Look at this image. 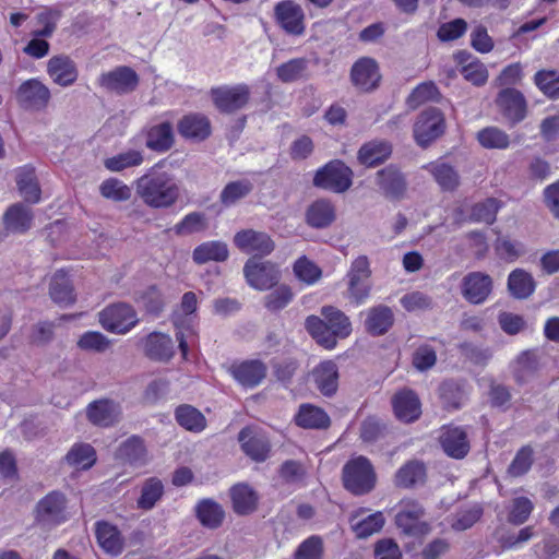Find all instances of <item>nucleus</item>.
<instances>
[{
    "label": "nucleus",
    "mask_w": 559,
    "mask_h": 559,
    "mask_svg": "<svg viewBox=\"0 0 559 559\" xmlns=\"http://www.w3.org/2000/svg\"><path fill=\"white\" fill-rule=\"evenodd\" d=\"M136 195L152 209H168L178 201L180 187L175 177L167 171L152 167L134 181Z\"/></svg>",
    "instance_id": "obj_1"
},
{
    "label": "nucleus",
    "mask_w": 559,
    "mask_h": 559,
    "mask_svg": "<svg viewBox=\"0 0 559 559\" xmlns=\"http://www.w3.org/2000/svg\"><path fill=\"white\" fill-rule=\"evenodd\" d=\"M342 480L347 491L355 496H364L374 489L377 474L370 460L359 455L343 466Z\"/></svg>",
    "instance_id": "obj_2"
},
{
    "label": "nucleus",
    "mask_w": 559,
    "mask_h": 559,
    "mask_svg": "<svg viewBox=\"0 0 559 559\" xmlns=\"http://www.w3.org/2000/svg\"><path fill=\"white\" fill-rule=\"evenodd\" d=\"M425 514L426 510L418 500L404 498L397 504L394 522L404 535L421 537L431 531L430 524L423 521Z\"/></svg>",
    "instance_id": "obj_3"
},
{
    "label": "nucleus",
    "mask_w": 559,
    "mask_h": 559,
    "mask_svg": "<svg viewBox=\"0 0 559 559\" xmlns=\"http://www.w3.org/2000/svg\"><path fill=\"white\" fill-rule=\"evenodd\" d=\"M34 512L35 523L50 531L68 520L67 498L60 491H51L37 502Z\"/></svg>",
    "instance_id": "obj_4"
},
{
    "label": "nucleus",
    "mask_w": 559,
    "mask_h": 559,
    "mask_svg": "<svg viewBox=\"0 0 559 559\" xmlns=\"http://www.w3.org/2000/svg\"><path fill=\"white\" fill-rule=\"evenodd\" d=\"M353 176V170L345 163L334 159L316 173L313 185L335 193H343L352 187Z\"/></svg>",
    "instance_id": "obj_5"
},
{
    "label": "nucleus",
    "mask_w": 559,
    "mask_h": 559,
    "mask_svg": "<svg viewBox=\"0 0 559 559\" xmlns=\"http://www.w3.org/2000/svg\"><path fill=\"white\" fill-rule=\"evenodd\" d=\"M371 269L367 255L356 258L346 274L348 298L359 305L362 304L371 290Z\"/></svg>",
    "instance_id": "obj_6"
},
{
    "label": "nucleus",
    "mask_w": 559,
    "mask_h": 559,
    "mask_svg": "<svg viewBox=\"0 0 559 559\" xmlns=\"http://www.w3.org/2000/svg\"><path fill=\"white\" fill-rule=\"evenodd\" d=\"M99 323L108 332L126 334L139 322L133 307L126 302L107 306L99 313Z\"/></svg>",
    "instance_id": "obj_7"
},
{
    "label": "nucleus",
    "mask_w": 559,
    "mask_h": 559,
    "mask_svg": "<svg viewBox=\"0 0 559 559\" xmlns=\"http://www.w3.org/2000/svg\"><path fill=\"white\" fill-rule=\"evenodd\" d=\"M250 95V87L243 83L212 87L210 91L214 106L223 114H234L242 109L248 104Z\"/></svg>",
    "instance_id": "obj_8"
},
{
    "label": "nucleus",
    "mask_w": 559,
    "mask_h": 559,
    "mask_svg": "<svg viewBox=\"0 0 559 559\" xmlns=\"http://www.w3.org/2000/svg\"><path fill=\"white\" fill-rule=\"evenodd\" d=\"M445 130V120L442 111L429 107L421 111L414 124V139L421 147H427L441 136Z\"/></svg>",
    "instance_id": "obj_9"
},
{
    "label": "nucleus",
    "mask_w": 559,
    "mask_h": 559,
    "mask_svg": "<svg viewBox=\"0 0 559 559\" xmlns=\"http://www.w3.org/2000/svg\"><path fill=\"white\" fill-rule=\"evenodd\" d=\"M243 275L248 285L258 290H269L281 280V271L275 263L255 258H250L245 263Z\"/></svg>",
    "instance_id": "obj_10"
},
{
    "label": "nucleus",
    "mask_w": 559,
    "mask_h": 559,
    "mask_svg": "<svg viewBox=\"0 0 559 559\" xmlns=\"http://www.w3.org/2000/svg\"><path fill=\"white\" fill-rule=\"evenodd\" d=\"M16 102L25 110L41 111L47 108L51 93L38 79L24 81L16 90Z\"/></svg>",
    "instance_id": "obj_11"
},
{
    "label": "nucleus",
    "mask_w": 559,
    "mask_h": 559,
    "mask_svg": "<svg viewBox=\"0 0 559 559\" xmlns=\"http://www.w3.org/2000/svg\"><path fill=\"white\" fill-rule=\"evenodd\" d=\"M274 19L278 26L289 35L300 36L306 31L305 11L293 0H282L276 3Z\"/></svg>",
    "instance_id": "obj_12"
},
{
    "label": "nucleus",
    "mask_w": 559,
    "mask_h": 559,
    "mask_svg": "<svg viewBox=\"0 0 559 559\" xmlns=\"http://www.w3.org/2000/svg\"><path fill=\"white\" fill-rule=\"evenodd\" d=\"M438 441L442 451L454 460L464 459L471 451V441L464 427L454 425L441 427Z\"/></svg>",
    "instance_id": "obj_13"
},
{
    "label": "nucleus",
    "mask_w": 559,
    "mask_h": 559,
    "mask_svg": "<svg viewBox=\"0 0 559 559\" xmlns=\"http://www.w3.org/2000/svg\"><path fill=\"white\" fill-rule=\"evenodd\" d=\"M234 245L243 253L253 254L252 258L265 257L275 249L270 235L254 229H242L235 234Z\"/></svg>",
    "instance_id": "obj_14"
},
{
    "label": "nucleus",
    "mask_w": 559,
    "mask_h": 559,
    "mask_svg": "<svg viewBox=\"0 0 559 559\" xmlns=\"http://www.w3.org/2000/svg\"><path fill=\"white\" fill-rule=\"evenodd\" d=\"M495 103L502 116L512 124L523 121L527 115L525 96L514 87L502 88Z\"/></svg>",
    "instance_id": "obj_15"
},
{
    "label": "nucleus",
    "mask_w": 559,
    "mask_h": 559,
    "mask_svg": "<svg viewBox=\"0 0 559 559\" xmlns=\"http://www.w3.org/2000/svg\"><path fill=\"white\" fill-rule=\"evenodd\" d=\"M140 82L138 73L128 66H119L98 78L100 87L119 95L133 92Z\"/></svg>",
    "instance_id": "obj_16"
},
{
    "label": "nucleus",
    "mask_w": 559,
    "mask_h": 559,
    "mask_svg": "<svg viewBox=\"0 0 559 559\" xmlns=\"http://www.w3.org/2000/svg\"><path fill=\"white\" fill-rule=\"evenodd\" d=\"M85 415L92 425L109 428L120 421L122 408L119 402L111 399H99L88 403Z\"/></svg>",
    "instance_id": "obj_17"
},
{
    "label": "nucleus",
    "mask_w": 559,
    "mask_h": 559,
    "mask_svg": "<svg viewBox=\"0 0 559 559\" xmlns=\"http://www.w3.org/2000/svg\"><path fill=\"white\" fill-rule=\"evenodd\" d=\"M242 452L257 463L265 462L271 454V442L265 433L245 427L238 433Z\"/></svg>",
    "instance_id": "obj_18"
},
{
    "label": "nucleus",
    "mask_w": 559,
    "mask_h": 559,
    "mask_svg": "<svg viewBox=\"0 0 559 559\" xmlns=\"http://www.w3.org/2000/svg\"><path fill=\"white\" fill-rule=\"evenodd\" d=\"M492 290L491 277L483 272L467 273L461 283V294L465 300L473 305L486 301Z\"/></svg>",
    "instance_id": "obj_19"
},
{
    "label": "nucleus",
    "mask_w": 559,
    "mask_h": 559,
    "mask_svg": "<svg viewBox=\"0 0 559 559\" xmlns=\"http://www.w3.org/2000/svg\"><path fill=\"white\" fill-rule=\"evenodd\" d=\"M376 183L382 194L390 200H401L407 189L404 175L394 165H389L377 171Z\"/></svg>",
    "instance_id": "obj_20"
},
{
    "label": "nucleus",
    "mask_w": 559,
    "mask_h": 559,
    "mask_svg": "<svg viewBox=\"0 0 559 559\" xmlns=\"http://www.w3.org/2000/svg\"><path fill=\"white\" fill-rule=\"evenodd\" d=\"M380 79L381 74L378 63L372 58H360L352 67V83L362 92H370L377 88Z\"/></svg>",
    "instance_id": "obj_21"
},
{
    "label": "nucleus",
    "mask_w": 559,
    "mask_h": 559,
    "mask_svg": "<svg viewBox=\"0 0 559 559\" xmlns=\"http://www.w3.org/2000/svg\"><path fill=\"white\" fill-rule=\"evenodd\" d=\"M233 378L243 388H255L266 377L267 367L259 359L234 362L229 367Z\"/></svg>",
    "instance_id": "obj_22"
},
{
    "label": "nucleus",
    "mask_w": 559,
    "mask_h": 559,
    "mask_svg": "<svg viewBox=\"0 0 559 559\" xmlns=\"http://www.w3.org/2000/svg\"><path fill=\"white\" fill-rule=\"evenodd\" d=\"M115 456L121 463L132 467H142L150 461L144 439L138 435L122 441L117 448Z\"/></svg>",
    "instance_id": "obj_23"
},
{
    "label": "nucleus",
    "mask_w": 559,
    "mask_h": 559,
    "mask_svg": "<svg viewBox=\"0 0 559 559\" xmlns=\"http://www.w3.org/2000/svg\"><path fill=\"white\" fill-rule=\"evenodd\" d=\"M47 73L53 83L62 87L72 85L79 76L75 62L66 55L50 58L47 63Z\"/></svg>",
    "instance_id": "obj_24"
},
{
    "label": "nucleus",
    "mask_w": 559,
    "mask_h": 559,
    "mask_svg": "<svg viewBox=\"0 0 559 559\" xmlns=\"http://www.w3.org/2000/svg\"><path fill=\"white\" fill-rule=\"evenodd\" d=\"M316 388L328 397L333 396L338 388V367L333 360H323L311 371Z\"/></svg>",
    "instance_id": "obj_25"
},
{
    "label": "nucleus",
    "mask_w": 559,
    "mask_h": 559,
    "mask_svg": "<svg viewBox=\"0 0 559 559\" xmlns=\"http://www.w3.org/2000/svg\"><path fill=\"white\" fill-rule=\"evenodd\" d=\"M95 535L99 547L108 555L119 556L124 549V538L118 527L107 521L95 523Z\"/></svg>",
    "instance_id": "obj_26"
},
{
    "label": "nucleus",
    "mask_w": 559,
    "mask_h": 559,
    "mask_svg": "<svg viewBox=\"0 0 559 559\" xmlns=\"http://www.w3.org/2000/svg\"><path fill=\"white\" fill-rule=\"evenodd\" d=\"M393 324L394 313L389 306H373L366 312L365 330L371 336L384 335L390 331Z\"/></svg>",
    "instance_id": "obj_27"
},
{
    "label": "nucleus",
    "mask_w": 559,
    "mask_h": 559,
    "mask_svg": "<svg viewBox=\"0 0 559 559\" xmlns=\"http://www.w3.org/2000/svg\"><path fill=\"white\" fill-rule=\"evenodd\" d=\"M178 133L193 141H204L211 135L210 119L203 114H189L183 116L177 124Z\"/></svg>",
    "instance_id": "obj_28"
},
{
    "label": "nucleus",
    "mask_w": 559,
    "mask_h": 559,
    "mask_svg": "<svg viewBox=\"0 0 559 559\" xmlns=\"http://www.w3.org/2000/svg\"><path fill=\"white\" fill-rule=\"evenodd\" d=\"M392 154V144L386 140L374 139L364 143L357 152L358 162L366 167L383 164Z\"/></svg>",
    "instance_id": "obj_29"
},
{
    "label": "nucleus",
    "mask_w": 559,
    "mask_h": 559,
    "mask_svg": "<svg viewBox=\"0 0 559 559\" xmlns=\"http://www.w3.org/2000/svg\"><path fill=\"white\" fill-rule=\"evenodd\" d=\"M33 212L23 203L12 204L3 214V226L8 233L24 234L33 224Z\"/></svg>",
    "instance_id": "obj_30"
},
{
    "label": "nucleus",
    "mask_w": 559,
    "mask_h": 559,
    "mask_svg": "<svg viewBox=\"0 0 559 559\" xmlns=\"http://www.w3.org/2000/svg\"><path fill=\"white\" fill-rule=\"evenodd\" d=\"M392 404L395 416L404 423L415 421L421 414L419 399L411 390H403L396 393Z\"/></svg>",
    "instance_id": "obj_31"
},
{
    "label": "nucleus",
    "mask_w": 559,
    "mask_h": 559,
    "mask_svg": "<svg viewBox=\"0 0 559 559\" xmlns=\"http://www.w3.org/2000/svg\"><path fill=\"white\" fill-rule=\"evenodd\" d=\"M335 206L326 199L316 200L306 211V223L312 228H326L335 221Z\"/></svg>",
    "instance_id": "obj_32"
},
{
    "label": "nucleus",
    "mask_w": 559,
    "mask_h": 559,
    "mask_svg": "<svg viewBox=\"0 0 559 559\" xmlns=\"http://www.w3.org/2000/svg\"><path fill=\"white\" fill-rule=\"evenodd\" d=\"M454 58L462 66L460 72L466 81L476 86H481L487 82L488 71L486 67L469 52L459 51Z\"/></svg>",
    "instance_id": "obj_33"
},
{
    "label": "nucleus",
    "mask_w": 559,
    "mask_h": 559,
    "mask_svg": "<svg viewBox=\"0 0 559 559\" xmlns=\"http://www.w3.org/2000/svg\"><path fill=\"white\" fill-rule=\"evenodd\" d=\"M297 426L305 429H328L331 426V418L326 412L312 404H301L295 416Z\"/></svg>",
    "instance_id": "obj_34"
},
{
    "label": "nucleus",
    "mask_w": 559,
    "mask_h": 559,
    "mask_svg": "<svg viewBox=\"0 0 559 559\" xmlns=\"http://www.w3.org/2000/svg\"><path fill=\"white\" fill-rule=\"evenodd\" d=\"M426 479V466L418 460H412L402 465L394 475V484L399 488H413L424 484Z\"/></svg>",
    "instance_id": "obj_35"
},
{
    "label": "nucleus",
    "mask_w": 559,
    "mask_h": 559,
    "mask_svg": "<svg viewBox=\"0 0 559 559\" xmlns=\"http://www.w3.org/2000/svg\"><path fill=\"white\" fill-rule=\"evenodd\" d=\"M174 143L175 136L170 122H162L148 129L145 141L147 148L157 153H165L173 147Z\"/></svg>",
    "instance_id": "obj_36"
},
{
    "label": "nucleus",
    "mask_w": 559,
    "mask_h": 559,
    "mask_svg": "<svg viewBox=\"0 0 559 559\" xmlns=\"http://www.w3.org/2000/svg\"><path fill=\"white\" fill-rule=\"evenodd\" d=\"M144 352L153 360L167 361L174 355L173 340L166 334L153 332L145 340Z\"/></svg>",
    "instance_id": "obj_37"
},
{
    "label": "nucleus",
    "mask_w": 559,
    "mask_h": 559,
    "mask_svg": "<svg viewBox=\"0 0 559 559\" xmlns=\"http://www.w3.org/2000/svg\"><path fill=\"white\" fill-rule=\"evenodd\" d=\"M49 295L53 302L63 307L75 301L73 286L63 270H59L53 274L49 285Z\"/></svg>",
    "instance_id": "obj_38"
},
{
    "label": "nucleus",
    "mask_w": 559,
    "mask_h": 559,
    "mask_svg": "<svg viewBox=\"0 0 559 559\" xmlns=\"http://www.w3.org/2000/svg\"><path fill=\"white\" fill-rule=\"evenodd\" d=\"M229 251L225 242L211 240L197 246L192 252L193 261L199 264H205L211 261L224 262L228 259Z\"/></svg>",
    "instance_id": "obj_39"
},
{
    "label": "nucleus",
    "mask_w": 559,
    "mask_h": 559,
    "mask_svg": "<svg viewBox=\"0 0 559 559\" xmlns=\"http://www.w3.org/2000/svg\"><path fill=\"white\" fill-rule=\"evenodd\" d=\"M321 314L326 320L330 333L334 340L345 338L352 333V323L349 318L340 309L333 306H324L321 308Z\"/></svg>",
    "instance_id": "obj_40"
},
{
    "label": "nucleus",
    "mask_w": 559,
    "mask_h": 559,
    "mask_svg": "<svg viewBox=\"0 0 559 559\" xmlns=\"http://www.w3.org/2000/svg\"><path fill=\"white\" fill-rule=\"evenodd\" d=\"M233 509L237 514L246 515L257 509L258 496L255 491L246 484L235 485L230 489Z\"/></svg>",
    "instance_id": "obj_41"
},
{
    "label": "nucleus",
    "mask_w": 559,
    "mask_h": 559,
    "mask_svg": "<svg viewBox=\"0 0 559 559\" xmlns=\"http://www.w3.org/2000/svg\"><path fill=\"white\" fill-rule=\"evenodd\" d=\"M539 360L535 350H524L515 359L513 377L520 384L528 382L538 371Z\"/></svg>",
    "instance_id": "obj_42"
},
{
    "label": "nucleus",
    "mask_w": 559,
    "mask_h": 559,
    "mask_svg": "<svg viewBox=\"0 0 559 559\" xmlns=\"http://www.w3.org/2000/svg\"><path fill=\"white\" fill-rule=\"evenodd\" d=\"M175 419L180 427L191 432H201L206 427L205 416L189 404L179 405L175 409Z\"/></svg>",
    "instance_id": "obj_43"
},
{
    "label": "nucleus",
    "mask_w": 559,
    "mask_h": 559,
    "mask_svg": "<svg viewBox=\"0 0 559 559\" xmlns=\"http://www.w3.org/2000/svg\"><path fill=\"white\" fill-rule=\"evenodd\" d=\"M508 289L512 297L526 299L535 290V281L525 270L515 269L508 276Z\"/></svg>",
    "instance_id": "obj_44"
},
{
    "label": "nucleus",
    "mask_w": 559,
    "mask_h": 559,
    "mask_svg": "<svg viewBox=\"0 0 559 559\" xmlns=\"http://www.w3.org/2000/svg\"><path fill=\"white\" fill-rule=\"evenodd\" d=\"M195 513L201 524L209 528L221 526L225 512L223 508L212 499H203L195 507Z\"/></svg>",
    "instance_id": "obj_45"
},
{
    "label": "nucleus",
    "mask_w": 559,
    "mask_h": 559,
    "mask_svg": "<svg viewBox=\"0 0 559 559\" xmlns=\"http://www.w3.org/2000/svg\"><path fill=\"white\" fill-rule=\"evenodd\" d=\"M253 183L249 179H241L228 182L219 194L221 203L226 206H233L253 190Z\"/></svg>",
    "instance_id": "obj_46"
},
{
    "label": "nucleus",
    "mask_w": 559,
    "mask_h": 559,
    "mask_svg": "<svg viewBox=\"0 0 559 559\" xmlns=\"http://www.w3.org/2000/svg\"><path fill=\"white\" fill-rule=\"evenodd\" d=\"M307 332L324 348L332 349L336 346V341L330 333L326 320L317 316H309L305 321Z\"/></svg>",
    "instance_id": "obj_47"
},
{
    "label": "nucleus",
    "mask_w": 559,
    "mask_h": 559,
    "mask_svg": "<svg viewBox=\"0 0 559 559\" xmlns=\"http://www.w3.org/2000/svg\"><path fill=\"white\" fill-rule=\"evenodd\" d=\"M308 67V59L294 58L276 68V76L283 83H293L306 76Z\"/></svg>",
    "instance_id": "obj_48"
},
{
    "label": "nucleus",
    "mask_w": 559,
    "mask_h": 559,
    "mask_svg": "<svg viewBox=\"0 0 559 559\" xmlns=\"http://www.w3.org/2000/svg\"><path fill=\"white\" fill-rule=\"evenodd\" d=\"M16 185L25 201L37 203L40 200V189L36 181L34 169L22 168L17 173Z\"/></svg>",
    "instance_id": "obj_49"
},
{
    "label": "nucleus",
    "mask_w": 559,
    "mask_h": 559,
    "mask_svg": "<svg viewBox=\"0 0 559 559\" xmlns=\"http://www.w3.org/2000/svg\"><path fill=\"white\" fill-rule=\"evenodd\" d=\"M144 160L143 154L138 150H128L104 160L109 171L119 173L127 168L140 166Z\"/></svg>",
    "instance_id": "obj_50"
},
{
    "label": "nucleus",
    "mask_w": 559,
    "mask_h": 559,
    "mask_svg": "<svg viewBox=\"0 0 559 559\" xmlns=\"http://www.w3.org/2000/svg\"><path fill=\"white\" fill-rule=\"evenodd\" d=\"M534 84L549 99H559V72L556 70H539L534 74Z\"/></svg>",
    "instance_id": "obj_51"
},
{
    "label": "nucleus",
    "mask_w": 559,
    "mask_h": 559,
    "mask_svg": "<svg viewBox=\"0 0 559 559\" xmlns=\"http://www.w3.org/2000/svg\"><path fill=\"white\" fill-rule=\"evenodd\" d=\"M427 168L442 190L453 191L459 187L460 177L452 166L445 163H437L430 164Z\"/></svg>",
    "instance_id": "obj_52"
},
{
    "label": "nucleus",
    "mask_w": 559,
    "mask_h": 559,
    "mask_svg": "<svg viewBox=\"0 0 559 559\" xmlns=\"http://www.w3.org/2000/svg\"><path fill=\"white\" fill-rule=\"evenodd\" d=\"M164 495V485L157 477L147 478L138 499V507L142 510H151Z\"/></svg>",
    "instance_id": "obj_53"
},
{
    "label": "nucleus",
    "mask_w": 559,
    "mask_h": 559,
    "mask_svg": "<svg viewBox=\"0 0 559 559\" xmlns=\"http://www.w3.org/2000/svg\"><path fill=\"white\" fill-rule=\"evenodd\" d=\"M209 227L207 217L202 212H191L187 214L173 230L177 236H188L204 231Z\"/></svg>",
    "instance_id": "obj_54"
},
{
    "label": "nucleus",
    "mask_w": 559,
    "mask_h": 559,
    "mask_svg": "<svg viewBox=\"0 0 559 559\" xmlns=\"http://www.w3.org/2000/svg\"><path fill=\"white\" fill-rule=\"evenodd\" d=\"M477 140L485 148L506 150L510 145L509 135L498 127H486L477 132Z\"/></svg>",
    "instance_id": "obj_55"
},
{
    "label": "nucleus",
    "mask_w": 559,
    "mask_h": 559,
    "mask_svg": "<svg viewBox=\"0 0 559 559\" xmlns=\"http://www.w3.org/2000/svg\"><path fill=\"white\" fill-rule=\"evenodd\" d=\"M69 465L90 468L96 461L94 448L87 443H76L66 455Z\"/></svg>",
    "instance_id": "obj_56"
},
{
    "label": "nucleus",
    "mask_w": 559,
    "mask_h": 559,
    "mask_svg": "<svg viewBox=\"0 0 559 559\" xmlns=\"http://www.w3.org/2000/svg\"><path fill=\"white\" fill-rule=\"evenodd\" d=\"M500 202L495 198H488L473 205L469 221L491 225L497 217Z\"/></svg>",
    "instance_id": "obj_57"
},
{
    "label": "nucleus",
    "mask_w": 559,
    "mask_h": 559,
    "mask_svg": "<svg viewBox=\"0 0 559 559\" xmlns=\"http://www.w3.org/2000/svg\"><path fill=\"white\" fill-rule=\"evenodd\" d=\"M99 193L105 199L123 202L131 198L132 191L123 181L117 178H108L100 183Z\"/></svg>",
    "instance_id": "obj_58"
},
{
    "label": "nucleus",
    "mask_w": 559,
    "mask_h": 559,
    "mask_svg": "<svg viewBox=\"0 0 559 559\" xmlns=\"http://www.w3.org/2000/svg\"><path fill=\"white\" fill-rule=\"evenodd\" d=\"M294 298L292 288L288 285H276L275 289L263 298L264 307L271 312H277L287 307Z\"/></svg>",
    "instance_id": "obj_59"
},
{
    "label": "nucleus",
    "mask_w": 559,
    "mask_h": 559,
    "mask_svg": "<svg viewBox=\"0 0 559 559\" xmlns=\"http://www.w3.org/2000/svg\"><path fill=\"white\" fill-rule=\"evenodd\" d=\"M534 463V450L531 445H523L515 453L514 459L508 466L507 473L511 477L525 475Z\"/></svg>",
    "instance_id": "obj_60"
},
{
    "label": "nucleus",
    "mask_w": 559,
    "mask_h": 559,
    "mask_svg": "<svg viewBox=\"0 0 559 559\" xmlns=\"http://www.w3.org/2000/svg\"><path fill=\"white\" fill-rule=\"evenodd\" d=\"M76 346L84 352L104 353L111 346V341L100 332L87 331L79 337Z\"/></svg>",
    "instance_id": "obj_61"
},
{
    "label": "nucleus",
    "mask_w": 559,
    "mask_h": 559,
    "mask_svg": "<svg viewBox=\"0 0 559 559\" xmlns=\"http://www.w3.org/2000/svg\"><path fill=\"white\" fill-rule=\"evenodd\" d=\"M62 16V11L57 7H48L40 11L36 19L43 25L41 29L35 31L34 36L50 37L57 28V22Z\"/></svg>",
    "instance_id": "obj_62"
},
{
    "label": "nucleus",
    "mask_w": 559,
    "mask_h": 559,
    "mask_svg": "<svg viewBox=\"0 0 559 559\" xmlns=\"http://www.w3.org/2000/svg\"><path fill=\"white\" fill-rule=\"evenodd\" d=\"M498 257L508 262H514L525 252L524 245L508 237H499L495 242Z\"/></svg>",
    "instance_id": "obj_63"
},
{
    "label": "nucleus",
    "mask_w": 559,
    "mask_h": 559,
    "mask_svg": "<svg viewBox=\"0 0 559 559\" xmlns=\"http://www.w3.org/2000/svg\"><path fill=\"white\" fill-rule=\"evenodd\" d=\"M323 542L313 535L305 539L295 552V559H322Z\"/></svg>",
    "instance_id": "obj_64"
}]
</instances>
